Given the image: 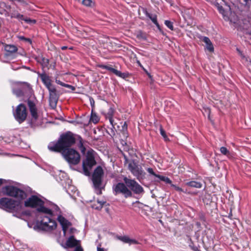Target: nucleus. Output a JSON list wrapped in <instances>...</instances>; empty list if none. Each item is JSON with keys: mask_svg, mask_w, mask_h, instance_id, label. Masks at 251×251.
Here are the masks:
<instances>
[{"mask_svg": "<svg viewBox=\"0 0 251 251\" xmlns=\"http://www.w3.org/2000/svg\"><path fill=\"white\" fill-rule=\"evenodd\" d=\"M98 66L99 68L104 69H106V70L110 71L111 72L113 73V74H114L117 76H120V77H122V78H125V77H126V74L122 73L120 71H118L117 70H116L114 68H113L111 66V65L107 66V65L100 64V65H98Z\"/></svg>", "mask_w": 251, "mask_h": 251, "instance_id": "nucleus-16", "label": "nucleus"}, {"mask_svg": "<svg viewBox=\"0 0 251 251\" xmlns=\"http://www.w3.org/2000/svg\"><path fill=\"white\" fill-rule=\"evenodd\" d=\"M40 77L42 82L46 85L47 88L49 89L53 87L51 83V80L49 76L45 74H42L40 75Z\"/></svg>", "mask_w": 251, "mask_h": 251, "instance_id": "nucleus-17", "label": "nucleus"}, {"mask_svg": "<svg viewBox=\"0 0 251 251\" xmlns=\"http://www.w3.org/2000/svg\"><path fill=\"white\" fill-rule=\"evenodd\" d=\"M62 155L70 164L76 165L80 162V156L79 153L73 149L65 150L62 152Z\"/></svg>", "mask_w": 251, "mask_h": 251, "instance_id": "nucleus-5", "label": "nucleus"}, {"mask_svg": "<svg viewBox=\"0 0 251 251\" xmlns=\"http://www.w3.org/2000/svg\"><path fill=\"white\" fill-rule=\"evenodd\" d=\"M61 49H62V50H65V49H67V47H65V46H64V47H62L61 48Z\"/></svg>", "mask_w": 251, "mask_h": 251, "instance_id": "nucleus-55", "label": "nucleus"}, {"mask_svg": "<svg viewBox=\"0 0 251 251\" xmlns=\"http://www.w3.org/2000/svg\"><path fill=\"white\" fill-rule=\"evenodd\" d=\"M78 146L79 147V148L81 152L82 153H85L86 149H85V148L84 147V146L83 145L82 140L80 138V140H79V143L78 144Z\"/></svg>", "mask_w": 251, "mask_h": 251, "instance_id": "nucleus-32", "label": "nucleus"}, {"mask_svg": "<svg viewBox=\"0 0 251 251\" xmlns=\"http://www.w3.org/2000/svg\"><path fill=\"white\" fill-rule=\"evenodd\" d=\"M100 120L99 117L95 113L92 111L90 122H92L94 124H97Z\"/></svg>", "mask_w": 251, "mask_h": 251, "instance_id": "nucleus-27", "label": "nucleus"}, {"mask_svg": "<svg viewBox=\"0 0 251 251\" xmlns=\"http://www.w3.org/2000/svg\"><path fill=\"white\" fill-rule=\"evenodd\" d=\"M165 24L169 29L172 30H174L173 24L172 22L166 20L165 21Z\"/></svg>", "mask_w": 251, "mask_h": 251, "instance_id": "nucleus-34", "label": "nucleus"}, {"mask_svg": "<svg viewBox=\"0 0 251 251\" xmlns=\"http://www.w3.org/2000/svg\"><path fill=\"white\" fill-rule=\"evenodd\" d=\"M122 127H123V130H127V126H123Z\"/></svg>", "mask_w": 251, "mask_h": 251, "instance_id": "nucleus-50", "label": "nucleus"}, {"mask_svg": "<svg viewBox=\"0 0 251 251\" xmlns=\"http://www.w3.org/2000/svg\"><path fill=\"white\" fill-rule=\"evenodd\" d=\"M115 195L121 193L124 195L125 198H128L132 196V192L127 188L126 184L123 183H118L113 187Z\"/></svg>", "mask_w": 251, "mask_h": 251, "instance_id": "nucleus-11", "label": "nucleus"}, {"mask_svg": "<svg viewBox=\"0 0 251 251\" xmlns=\"http://www.w3.org/2000/svg\"><path fill=\"white\" fill-rule=\"evenodd\" d=\"M54 124H59L58 123H54Z\"/></svg>", "mask_w": 251, "mask_h": 251, "instance_id": "nucleus-62", "label": "nucleus"}, {"mask_svg": "<svg viewBox=\"0 0 251 251\" xmlns=\"http://www.w3.org/2000/svg\"><path fill=\"white\" fill-rule=\"evenodd\" d=\"M27 102L29 109L31 123L34 124L38 119L39 113L38 111L34 100L28 99L27 100Z\"/></svg>", "mask_w": 251, "mask_h": 251, "instance_id": "nucleus-12", "label": "nucleus"}, {"mask_svg": "<svg viewBox=\"0 0 251 251\" xmlns=\"http://www.w3.org/2000/svg\"><path fill=\"white\" fill-rule=\"evenodd\" d=\"M157 177L159 178L161 180L165 182L166 183L172 184L171 180L168 177H166L164 176L158 175L157 176Z\"/></svg>", "mask_w": 251, "mask_h": 251, "instance_id": "nucleus-29", "label": "nucleus"}, {"mask_svg": "<svg viewBox=\"0 0 251 251\" xmlns=\"http://www.w3.org/2000/svg\"><path fill=\"white\" fill-rule=\"evenodd\" d=\"M44 202L37 196L32 195L27 199H26L24 202L25 207L36 208L39 207L37 208V211L40 213H47L48 214L51 215L52 214V211L50 209L44 207Z\"/></svg>", "mask_w": 251, "mask_h": 251, "instance_id": "nucleus-2", "label": "nucleus"}, {"mask_svg": "<svg viewBox=\"0 0 251 251\" xmlns=\"http://www.w3.org/2000/svg\"><path fill=\"white\" fill-rule=\"evenodd\" d=\"M70 230H71V232H73V230H74V229L73 228H71Z\"/></svg>", "mask_w": 251, "mask_h": 251, "instance_id": "nucleus-58", "label": "nucleus"}, {"mask_svg": "<svg viewBox=\"0 0 251 251\" xmlns=\"http://www.w3.org/2000/svg\"><path fill=\"white\" fill-rule=\"evenodd\" d=\"M95 206H98V203L97 204H95Z\"/></svg>", "mask_w": 251, "mask_h": 251, "instance_id": "nucleus-60", "label": "nucleus"}, {"mask_svg": "<svg viewBox=\"0 0 251 251\" xmlns=\"http://www.w3.org/2000/svg\"><path fill=\"white\" fill-rule=\"evenodd\" d=\"M96 163L93 151H88L85 160L83 161L82 167L84 174L86 176L90 175V170Z\"/></svg>", "mask_w": 251, "mask_h": 251, "instance_id": "nucleus-6", "label": "nucleus"}, {"mask_svg": "<svg viewBox=\"0 0 251 251\" xmlns=\"http://www.w3.org/2000/svg\"><path fill=\"white\" fill-rule=\"evenodd\" d=\"M147 170L149 173L155 176L156 177H157V176L158 175H156V174L154 173V172L152 168H148V169Z\"/></svg>", "mask_w": 251, "mask_h": 251, "instance_id": "nucleus-40", "label": "nucleus"}, {"mask_svg": "<svg viewBox=\"0 0 251 251\" xmlns=\"http://www.w3.org/2000/svg\"><path fill=\"white\" fill-rule=\"evenodd\" d=\"M219 10H220V11H221L222 10H223V8H222V7H219Z\"/></svg>", "mask_w": 251, "mask_h": 251, "instance_id": "nucleus-57", "label": "nucleus"}, {"mask_svg": "<svg viewBox=\"0 0 251 251\" xmlns=\"http://www.w3.org/2000/svg\"><path fill=\"white\" fill-rule=\"evenodd\" d=\"M89 100H90L91 106L92 107H93L94 106V104H95V101H94V99L90 97L89 98Z\"/></svg>", "mask_w": 251, "mask_h": 251, "instance_id": "nucleus-44", "label": "nucleus"}, {"mask_svg": "<svg viewBox=\"0 0 251 251\" xmlns=\"http://www.w3.org/2000/svg\"><path fill=\"white\" fill-rule=\"evenodd\" d=\"M4 49L6 52V55H10L18 50L17 47L12 45H6L4 46Z\"/></svg>", "mask_w": 251, "mask_h": 251, "instance_id": "nucleus-19", "label": "nucleus"}, {"mask_svg": "<svg viewBox=\"0 0 251 251\" xmlns=\"http://www.w3.org/2000/svg\"><path fill=\"white\" fill-rule=\"evenodd\" d=\"M67 122H68L69 123H71V124H74V125L79 124V123L76 122L75 121H71V122L68 121Z\"/></svg>", "mask_w": 251, "mask_h": 251, "instance_id": "nucleus-45", "label": "nucleus"}, {"mask_svg": "<svg viewBox=\"0 0 251 251\" xmlns=\"http://www.w3.org/2000/svg\"><path fill=\"white\" fill-rule=\"evenodd\" d=\"M14 115L16 120L20 124L25 121L27 115L25 106L24 104H20L17 106Z\"/></svg>", "mask_w": 251, "mask_h": 251, "instance_id": "nucleus-10", "label": "nucleus"}, {"mask_svg": "<svg viewBox=\"0 0 251 251\" xmlns=\"http://www.w3.org/2000/svg\"><path fill=\"white\" fill-rule=\"evenodd\" d=\"M74 251H83V250L81 246H78L76 247Z\"/></svg>", "mask_w": 251, "mask_h": 251, "instance_id": "nucleus-42", "label": "nucleus"}, {"mask_svg": "<svg viewBox=\"0 0 251 251\" xmlns=\"http://www.w3.org/2000/svg\"><path fill=\"white\" fill-rule=\"evenodd\" d=\"M128 169L138 180H140L141 179H143L145 177V173L142 167L134 161L128 163Z\"/></svg>", "mask_w": 251, "mask_h": 251, "instance_id": "nucleus-8", "label": "nucleus"}, {"mask_svg": "<svg viewBox=\"0 0 251 251\" xmlns=\"http://www.w3.org/2000/svg\"><path fill=\"white\" fill-rule=\"evenodd\" d=\"M103 175V171L100 166L97 167L94 170L92 175V181L95 192L98 195L101 194V182Z\"/></svg>", "mask_w": 251, "mask_h": 251, "instance_id": "nucleus-4", "label": "nucleus"}, {"mask_svg": "<svg viewBox=\"0 0 251 251\" xmlns=\"http://www.w3.org/2000/svg\"><path fill=\"white\" fill-rule=\"evenodd\" d=\"M206 49L210 52H213L214 51V47L212 45V43H211L209 44L206 45Z\"/></svg>", "mask_w": 251, "mask_h": 251, "instance_id": "nucleus-37", "label": "nucleus"}, {"mask_svg": "<svg viewBox=\"0 0 251 251\" xmlns=\"http://www.w3.org/2000/svg\"><path fill=\"white\" fill-rule=\"evenodd\" d=\"M20 84L24 86H25L27 87V89L30 91L31 90V88L30 86V85L26 82H19Z\"/></svg>", "mask_w": 251, "mask_h": 251, "instance_id": "nucleus-38", "label": "nucleus"}, {"mask_svg": "<svg viewBox=\"0 0 251 251\" xmlns=\"http://www.w3.org/2000/svg\"><path fill=\"white\" fill-rule=\"evenodd\" d=\"M124 181L127 186V188L133 191L136 194H140L143 193L144 191L143 188L134 179L128 178L127 177H124Z\"/></svg>", "mask_w": 251, "mask_h": 251, "instance_id": "nucleus-9", "label": "nucleus"}, {"mask_svg": "<svg viewBox=\"0 0 251 251\" xmlns=\"http://www.w3.org/2000/svg\"><path fill=\"white\" fill-rule=\"evenodd\" d=\"M3 192L5 195L17 199V201L8 198H2L0 199V204L3 207L10 210L17 209L21 207L22 201L27 196L24 191L11 185L4 187Z\"/></svg>", "mask_w": 251, "mask_h": 251, "instance_id": "nucleus-1", "label": "nucleus"}, {"mask_svg": "<svg viewBox=\"0 0 251 251\" xmlns=\"http://www.w3.org/2000/svg\"><path fill=\"white\" fill-rule=\"evenodd\" d=\"M220 151L221 153L226 156L228 158H231L232 157V154L226 147H222L220 148Z\"/></svg>", "mask_w": 251, "mask_h": 251, "instance_id": "nucleus-25", "label": "nucleus"}, {"mask_svg": "<svg viewBox=\"0 0 251 251\" xmlns=\"http://www.w3.org/2000/svg\"><path fill=\"white\" fill-rule=\"evenodd\" d=\"M206 112H208V113L209 114L210 113V110L209 109H207L206 110H205Z\"/></svg>", "mask_w": 251, "mask_h": 251, "instance_id": "nucleus-54", "label": "nucleus"}, {"mask_svg": "<svg viewBox=\"0 0 251 251\" xmlns=\"http://www.w3.org/2000/svg\"><path fill=\"white\" fill-rule=\"evenodd\" d=\"M78 241L74 238V236H71L68 238L66 243V246L69 248L78 246Z\"/></svg>", "mask_w": 251, "mask_h": 251, "instance_id": "nucleus-21", "label": "nucleus"}, {"mask_svg": "<svg viewBox=\"0 0 251 251\" xmlns=\"http://www.w3.org/2000/svg\"><path fill=\"white\" fill-rule=\"evenodd\" d=\"M108 128H109L111 130H112V127L113 128H115V126H108Z\"/></svg>", "mask_w": 251, "mask_h": 251, "instance_id": "nucleus-52", "label": "nucleus"}, {"mask_svg": "<svg viewBox=\"0 0 251 251\" xmlns=\"http://www.w3.org/2000/svg\"><path fill=\"white\" fill-rule=\"evenodd\" d=\"M13 93L18 97H22L24 95L23 91L19 88L14 89Z\"/></svg>", "mask_w": 251, "mask_h": 251, "instance_id": "nucleus-31", "label": "nucleus"}, {"mask_svg": "<svg viewBox=\"0 0 251 251\" xmlns=\"http://www.w3.org/2000/svg\"><path fill=\"white\" fill-rule=\"evenodd\" d=\"M66 84H64L63 82H62L61 83H60V85H61V86H64V85H66Z\"/></svg>", "mask_w": 251, "mask_h": 251, "instance_id": "nucleus-56", "label": "nucleus"}, {"mask_svg": "<svg viewBox=\"0 0 251 251\" xmlns=\"http://www.w3.org/2000/svg\"><path fill=\"white\" fill-rule=\"evenodd\" d=\"M114 113V110L112 108L110 107L109 109V111L107 113L106 118H108L109 122L112 126H114L115 125H116L117 123H114V120L112 118V115Z\"/></svg>", "mask_w": 251, "mask_h": 251, "instance_id": "nucleus-23", "label": "nucleus"}, {"mask_svg": "<svg viewBox=\"0 0 251 251\" xmlns=\"http://www.w3.org/2000/svg\"><path fill=\"white\" fill-rule=\"evenodd\" d=\"M64 87H67V88H71L72 90H75V88L72 86V85H70L69 84H66V85H64Z\"/></svg>", "mask_w": 251, "mask_h": 251, "instance_id": "nucleus-43", "label": "nucleus"}, {"mask_svg": "<svg viewBox=\"0 0 251 251\" xmlns=\"http://www.w3.org/2000/svg\"><path fill=\"white\" fill-rule=\"evenodd\" d=\"M48 148L51 151L61 152L62 154V152L65 150L59 139L56 142H50L48 145Z\"/></svg>", "mask_w": 251, "mask_h": 251, "instance_id": "nucleus-14", "label": "nucleus"}, {"mask_svg": "<svg viewBox=\"0 0 251 251\" xmlns=\"http://www.w3.org/2000/svg\"><path fill=\"white\" fill-rule=\"evenodd\" d=\"M6 180L3 179H0V185L2 184L4 182H5Z\"/></svg>", "mask_w": 251, "mask_h": 251, "instance_id": "nucleus-48", "label": "nucleus"}, {"mask_svg": "<svg viewBox=\"0 0 251 251\" xmlns=\"http://www.w3.org/2000/svg\"><path fill=\"white\" fill-rule=\"evenodd\" d=\"M126 125H127V124H126V122H125L124 126H126Z\"/></svg>", "mask_w": 251, "mask_h": 251, "instance_id": "nucleus-59", "label": "nucleus"}, {"mask_svg": "<svg viewBox=\"0 0 251 251\" xmlns=\"http://www.w3.org/2000/svg\"><path fill=\"white\" fill-rule=\"evenodd\" d=\"M97 202L98 203V206H95V204H93L92 205V207L94 209L100 210L101 209L103 205L105 204V201H98Z\"/></svg>", "mask_w": 251, "mask_h": 251, "instance_id": "nucleus-28", "label": "nucleus"}, {"mask_svg": "<svg viewBox=\"0 0 251 251\" xmlns=\"http://www.w3.org/2000/svg\"><path fill=\"white\" fill-rule=\"evenodd\" d=\"M248 0H244L245 2H247Z\"/></svg>", "mask_w": 251, "mask_h": 251, "instance_id": "nucleus-61", "label": "nucleus"}, {"mask_svg": "<svg viewBox=\"0 0 251 251\" xmlns=\"http://www.w3.org/2000/svg\"><path fill=\"white\" fill-rule=\"evenodd\" d=\"M48 90L50 92V105L52 108H55L56 106L59 96L57 94L56 90L54 86Z\"/></svg>", "mask_w": 251, "mask_h": 251, "instance_id": "nucleus-13", "label": "nucleus"}, {"mask_svg": "<svg viewBox=\"0 0 251 251\" xmlns=\"http://www.w3.org/2000/svg\"><path fill=\"white\" fill-rule=\"evenodd\" d=\"M118 239L121 241L125 243H128L129 245L138 244L137 241L135 239H130L128 236H119Z\"/></svg>", "mask_w": 251, "mask_h": 251, "instance_id": "nucleus-20", "label": "nucleus"}, {"mask_svg": "<svg viewBox=\"0 0 251 251\" xmlns=\"http://www.w3.org/2000/svg\"><path fill=\"white\" fill-rule=\"evenodd\" d=\"M160 134L163 136L164 140L165 141H169V138H168V137H167V136L166 135L165 131L164 130L162 127H160Z\"/></svg>", "mask_w": 251, "mask_h": 251, "instance_id": "nucleus-33", "label": "nucleus"}, {"mask_svg": "<svg viewBox=\"0 0 251 251\" xmlns=\"http://www.w3.org/2000/svg\"><path fill=\"white\" fill-rule=\"evenodd\" d=\"M185 184L190 187L197 188H201L202 187V184L201 182L195 181L188 182Z\"/></svg>", "mask_w": 251, "mask_h": 251, "instance_id": "nucleus-24", "label": "nucleus"}, {"mask_svg": "<svg viewBox=\"0 0 251 251\" xmlns=\"http://www.w3.org/2000/svg\"><path fill=\"white\" fill-rule=\"evenodd\" d=\"M171 186H172L174 188V189L177 191H178V192H184L185 193H187L186 191H184L182 188L176 186V185H174L173 184H171Z\"/></svg>", "mask_w": 251, "mask_h": 251, "instance_id": "nucleus-35", "label": "nucleus"}, {"mask_svg": "<svg viewBox=\"0 0 251 251\" xmlns=\"http://www.w3.org/2000/svg\"><path fill=\"white\" fill-rule=\"evenodd\" d=\"M202 41L204 42L206 44V45H207V44H209L210 43H212L211 42V41L210 40V39H209V38H208L207 37H203Z\"/></svg>", "mask_w": 251, "mask_h": 251, "instance_id": "nucleus-39", "label": "nucleus"}, {"mask_svg": "<svg viewBox=\"0 0 251 251\" xmlns=\"http://www.w3.org/2000/svg\"><path fill=\"white\" fill-rule=\"evenodd\" d=\"M37 61L41 64L43 69H49L48 66L49 64V60L48 59L42 57L41 58H39Z\"/></svg>", "mask_w": 251, "mask_h": 251, "instance_id": "nucleus-22", "label": "nucleus"}, {"mask_svg": "<svg viewBox=\"0 0 251 251\" xmlns=\"http://www.w3.org/2000/svg\"><path fill=\"white\" fill-rule=\"evenodd\" d=\"M19 13V12L17 11H13L10 15L11 18H15L16 17V15Z\"/></svg>", "mask_w": 251, "mask_h": 251, "instance_id": "nucleus-41", "label": "nucleus"}, {"mask_svg": "<svg viewBox=\"0 0 251 251\" xmlns=\"http://www.w3.org/2000/svg\"><path fill=\"white\" fill-rule=\"evenodd\" d=\"M237 51H238L239 52V53H240V54L242 56V57H244V56L243 55L241 52L238 49H237Z\"/></svg>", "mask_w": 251, "mask_h": 251, "instance_id": "nucleus-51", "label": "nucleus"}, {"mask_svg": "<svg viewBox=\"0 0 251 251\" xmlns=\"http://www.w3.org/2000/svg\"><path fill=\"white\" fill-rule=\"evenodd\" d=\"M59 140L65 150L70 149V147L73 146L75 141L73 134L71 132H67L61 135Z\"/></svg>", "mask_w": 251, "mask_h": 251, "instance_id": "nucleus-7", "label": "nucleus"}, {"mask_svg": "<svg viewBox=\"0 0 251 251\" xmlns=\"http://www.w3.org/2000/svg\"><path fill=\"white\" fill-rule=\"evenodd\" d=\"M135 35L138 39L142 40H146L147 39L146 34L141 30L137 31L135 33Z\"/></svg>", "mask_w": 251, "mask_h": 251, "instance_id": "nucleus-26", "label": "nucleus"}, {"mask_svg": "<svg viewBox=\"0 0 251 251\" xmlns=\"http://www.w3.org/2000/svg\"><path fill=\"white\" fill-rule=\"evenodd\" d=\"M97 251H104V249L103 248H101L100 247L97 248Z\"/></svg>", "mask_w": 251, "mask_h": 251, "instance_id": "nucleus-46", "label": "nucleus"}, {"mask_svg": "<svg viewBox=\"0 0 251 251\" xmlns=\"http://www.w3.org/2000/svg\"><path fill=\"white\" fill-rule=\"evenodd\" d=\"M57 220L62 226L64 235L65 236L67 229L72 225V224L71 222L68 221L61 215L58 216Z\"/></svg>", "mask_w": 251, "mask_h": 251, "instance_id": "nucleus-15", "label": "nucleus"}, {"mask_svg": "<svg viewBox=\"0 0 251 251\" xmlns=\"http://www.w3.org/2000/svg\"><path fill=\"white\" fill-rule=\"evenodd\" d=\"M51 215L47 213H40L39 216L42 218L40 222L37 224L38 227L45 231H51L55 229L56 227V223L55 221L51 219Z\"/></svg>", "mask_w": 251, "mask_h": 251, "instance_id": "nucleus-3", "label": "nucleus"}, {"mask_svg": "<svg viewBox=\"0 0 251 251\" xmlns=\"http://www.w3.org/2000/svg\"><path fill=\"white\" fill-rule=\"evenodd\" d=\"M56 82L59 84L62 83V82H61L60 80H56Z\"/></svg>", "mask_w": 251, "mask_h": 251, "instance_id": "nucleus-53", "label": "nucleus"}, {"mask_svg": "<svg viewBox=\"0 0 251 251\" xmlns=\"http://www.w3.org/2000/svg\"><path fill=\"white\" fill-rule=\"evenodd\" d=\"M25 41L29 42L30 44H31V40L29 38H26L25 40Z\"/></svg>", "mask_w": 251, "mask_h": 251, "instance_id": "nucleus-47", "label": "nucleus"}, {"mask_svg": "<svg viewBox=\"0 0 251 251\" xmlns=\"http://www.w3.org/2000/svg\"><path fill=\"white\" fill-rule=\"evenodd\" d=\"M144 13L147 17L150 18L152 22L155 24L158 27H159V25L157 20V15L155 14L149 13L146 9L144 10Z\"/></svg>", "mask_w": 251, "mask_h": 251, "instance_id": "nucleus-18", "label": "nucleus"}, {"mask_svg": "<svg viewBox=\"0 0 251 251\" xmlns=\"http://www.w3.org/2000/svg\"><path fill=\"white\" fill-rule=\"evenodd\" d=\"M82 3L85 6H90L92 4V1L91 0H83Z\"/></svg>", "mask_w": 251, "mask_h": 251, "instance_id": "nucleus-36", "label": "nucleus"}, {"mask_svg": "<svg viewBox=\"0 0 251 251\" xmlns=\"http://www.w3.org/2000/svg\"><path fill=\"white\" fill-rule=\"evenodd\" d=\"M19 38L21 39V40H25L26 38H25V37L24 36H20L19 37Z\"/></svg>", "mask_w": 251, "mask_h": 251, "instance_id": "nucleus-49", "label": "nucleus"}, {"mask_svg": "<svg viewBox=\"0 0 251 251\" xmlns=\"http://www.w3.org/2000/svg\"><path fill=\"white\" fill-rule=\"evenodd\" d=\"M16 19H18L21 21H24L27 23L31 21L29 19L27 18H25L23 15L20 14L19 13L16 15V17L15 18Z\"/></svg>", "mask_w": 251, "mask_h": 251, "instance_id": "nucleus-30", "label": "nucleus"}]
</instances>
